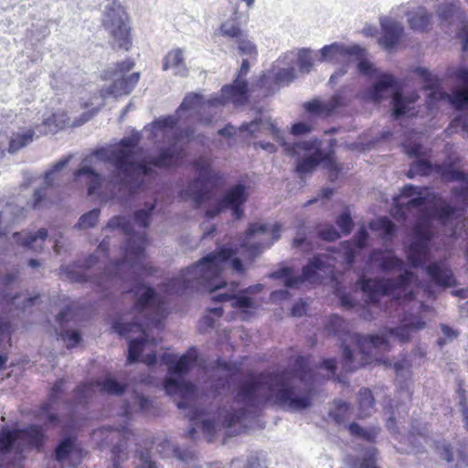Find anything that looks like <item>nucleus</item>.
I'll list each match as a JSON object with an SVG mask.
<instances>
[{
    "mask_svg": "<svg viewBox=\"0 0 468 468\" xmlns=\"http://www.w3.org/2000/svg\"><path fill=\"white\" fill-rule=\"evenodd\" d=\"M197 354L190 349L176 359L171 355L163 359L168 365L172 374L165 383V389L169 396H177L176 405L179 409H189L191 428L188 435L194 438L197 429H200L207 437H212L221 428H234L237 432L247 428L252 412L246 408L261 406L271 402L282 410L301 411L312 405L314 396L313 375L303 357L298 356L293 368L283 371L261 374L244 381L237 394V399L230 405L220 409L217 420L205 411L194 409L197 398L195 387L182 378L196 363Z\"/></svg>",
    "mask_w": 468,
    "mask_h": 468,
    "instance_id": "f257e3e1",
    "label": "nucleus"
},
{
    "mask_svg": "<svg viewBox=\"0 0 468 468\" xmlns=\"http://www.w3.org/2000/svg\"><path fill=\"white\" fill-rule=\"evenodd\" d=\"M228 100L222 96L205 101L202 95L198 93H187L176 115L159 119L144 128V132L149 133L155 143L162 141L168 144V147L163 149L156 158L144 162L139 161L137 150L140 135L134 133L130 137L122 139L118 144L100 148L86 156L80 168L73 174L74 181L80 185H85L90 196L95 194L103 182L102 176L94 169L96 159L112 165L111 182L113 185L134 191L144 184V178L152 174L153 166H171L183 158L180 143L184 138L190 140L193 137L192 131H186L183 135L176 128L177 122L184 117L185 113L192 112L199 113L202 110L222 106Z\"/></svg>",
    "mask_w": 468,
    "mask_h": 468,
    "instance_id": "f03ea898",
    "label": "nucleus"
},
{
    "mask_svg": "<svg viewBox=\"0 0 468 468\" xmlns=\"http://www.w3.org/2000/svg\"><path fill=\"white\" fill-rule=\"evenodd\" d=\"M116 229H121L129 237L123 247V260L115 263L113 271H107L105 276L133 279L132 292L136 297V321L134 323L117 322L113 326L114 330L122 335H128L132 333L140 334L137 338L128 336L127 359L129 363H133L141 355L146 343L151 341L155 344L154 339H150L146 327L150 324L155 327L161 325L165 316V301L152 288L139 281V276L152 273L154 271L152 266L144 261L146 245L145 235L133 233L131 221L124 217L112 218L104 229L113 230Z\"/></svg>",
    "mask_w": 468,
    "mask_h": 468,
    "instance_id": "7ed1b4c3",
    "label": "nucleus"
},
{
    "mask_svg": "<svg viewBox=\"0 0 468 468\" xmlns=\"http://www.w3.org/2000/svg\"><path fill=\"white\" fill-rule=\"evenodd\" d=\"M398 213L406 218L407 213L416 210L420 218L414 228V239L408 250L411 265L419 266L428 260V242L433 234L432 221L446 223L460 216L457 209L444 200L430 195L427 189L409 185L395 199Z\"/></svg>",
    "mask_w": 468,
    "mask_h": 468,
    "instance_id": "20e7f679",
    "label": "nucleus"
},
{
    "mask_svg": "<svg viewBox=\"0 0 468 468\" xmlns=\"http://www.w3.org/2000/svg\"><path fill=\"white\" fill-rule=\"evenodd\" d=\"M425 323L412 318L404 320L402 324L397 328H385L380 334L371 335H360L350 334L347 330V324L338 315H333L326 324L329 333L340 336L346 335L342 339L344 369L354 371L370 363L373 355L378 352H386L390 349V340H399L401 343L410 339L412 333L424 328Z\"/></svg>",
    "mask_w": 468,
    "mask_h": 468,
    "instance_id": "39448f33",
    "label": "nucleus"
},
{
    "mask_svg": "<svg viewBox=\"0 0 468 468\" xmlns=\"http://www.w3.org/2000/svg\"><path fill=\"white\" fill-rule=\"evenodd\" d=\"M235 251L221 247L210 252L198 262L183 270L176 277L171 279L165 286L167 293H179L186 288H203L215 292L226 287L225 275L228 270L239 274L244 272L243 264L239 258H233Z\"/></svg>",
    "mask_w": 468,
    "mask_h": 468,
    "instance_id": "423d86ee",
    "label": "nucleus"
},
{
    "mask_svg": "<svg viewBox=\"0 0 468 468\" xmlns=\"http://www.w3.org/2000/svg\"><path fill=\"white\" fill-rule=\"evenodd\" d=\"M239 130L241 132L246 131L253 136L263 133L271 134L272 138L283 147L284 152L292 156H299L302 154L313 151L310 155L298 162L296 168L300 174L312 172L324 159V154L320 150V142L317 140L294 142L292 144L285 142L271 117L262 112L250 123H243Z\"/></svg>",
    "mask_w": 468,
    "mask_h": 468,
    "instance_id": "0eeeda50",
    "label": "nucleus"
},
{
    "mask_svg": "<svg viewBox=\"0 0 468 468\" xmlns=\"http://www.w3.org/2000/svg\"><path fill=\"white\" fill-rule=\"evenodd\" d=\"M42 440L43 433L37 426L14 431L3 428L0 431V468H22L23 447H38Z\"/></svg>",
    "mask_w": 468,
    "mask_h": 468,
    "instance_id": "6e6552de",
    "label": "nucleus"
},
{
    "mask_svg": "<svg viewBox=\"0 0 468 468\" xmlns=\"http://www.w3.org/2000/svg\"><path fill=\"white\" fill-rule=\"evenodd\" d=\"M389 95H392L393 115L396 118L407 114L411 109V105L418 100L416 94L405 97L399 92L397 80L389 74L380 75L365 93L366 98L374 102H378Z\"/></svg>",
    "mask_w": 468,
    "mask_h": 468,
    "instance_id": "1a4fd4ad",
    "label": "nucleus"
},
{
    "mask_svg": "<svg viewBox=\"0 0 468 468\" xmlns=\"http://www.w3.org/2000/svg\"><path fill=\"white\" fill-rule=\"evenodd\" d=\"M414 276L410 271H404L397 280L381 279L363 281L361 288L365 292H368L369 301L378 302L379 295H391L394 299L399 301H410L414 298L413 292L410 289V283Z\"/></svg>",
    "mask_w": 468,
    "mask_h": 468,
    "instance_id": "9d476101",
    "label": "nucleus"
},
{
    "mask_svg": "<svg viewBox=\"0 0 468 468\" xmlns=\"http://www.w3.org/2000/svg\"><path fill=\"white\" fill-rule=\"evenodd\" d=\"M416 72L423 78L427 88L431 90L429 95L434 100L445 99L456 108H468V69L460 67L452 73V77L458 83V86L452 90V94L442 92L437 89L439 80L428 69L418 68Z\"/></svg>",
    "mask_w": 468,
    "mask_h": 468,
    "instance_id": "9b49d317",
    "label": "nucleus"
},
{
    "mask_svg": "<svg viewBox=\"0 0 468 468\" xmlns=\"http://www.w3.org/2000/svg\"><path fill=\"white\" fill-rule=\"evenodd\" d=\"M281 226L275 224L270 231L267 225L254 223L247 229L241 241L242 253L253 258L280 239Z\"/></svg>",
    "mask_w": 468,
    "mask_h": 468,
    "instance_id": "f8f14e48",
    "label": "nucleus"
},
{
    "mask_svg": "<svg viewBox=\"0 0 468 468\" xmlns=\"http://www.w3.org/2000/svg\"><path fill=\"white\" fill-rule=\"evenodd\" d=\"M92 437L101 445H109L113 443L114 440H119L112 450L113 468H119L121 463L128 459L129 444L132 441H135L134 433L128 428L120 431L103 427L94 431Z\"/></svg>",
    "mask_w": 468,
    "mask_h": 468,
    "instance_id": "ddd939ff",
    "label": "nucleus"
},
{
    "mask_svg": "<svg viewBox=\"0 0 468 468\" xmlns=\"http://www.w3.org/2000/svg\"><path fill=\"white\" fill-rule=\"evenodd\" d=\"M331 264L329 259L325 255L315 256L311 260L308 264L303 269V276H294L293 271L290 268H282L279 271L272 272L270 276L272 279H282L284 285L287 288L297 287L303 280H310L313 282L321 278L320 271L324 273L331 272Z\"/></svg>",
    "mask_w": 468,
    "mask_h": 468,
    "instance_id": "4468645a",
    "label": "nucleus"
},
{
    "mask_svg": "<svg viewBox=\"0 0 468 468\" xmlns=\"http://www.w3.org/2000/svg\"><path fill=\"white\" fill-rule=\"evenodd\" d=\"M197 177L191 181L185 192L196 204L200 205L208 200L214 186V173L210 161L207 157H199L194 164Z\"/></svg>",
    "mask_w": 468,
    "mask_h": 468,
    "instance_id": "2eb2a0df",
    "label": "nucleus"
},
{
    "mask_svg": "<svg viewBox=\"0 0 468 468\" xmlns=\"http://www.w3.org/2000/svg\"><path fill=\"white\" fill-rule=\"evenodd\" d=\"M133 66L134 63L132 59H126L118 64L113 73L112 82L108 87L101 89V95L103 97L113 96L117 98L129 94L140 78L138 72L128 74Z\"/></svg>",
    "mask_w": 468,
    "mask_h": 468,
    "instance_id": "dca6fc26",
    "label": "nucleus"
},
{
    "mask_svg": "<svg viewBox=\"0 0 468 468\" xmlns=\"http://www.w3.org/2000/svg\"><path fill=\"white\" fill-rule=\"evenodd\" d=\"M248 198L246 188L242 185H236L229 188L216 204L206 211V216L213 218L220 213L230 210L237 218L243 216L242 206Z\"/></svg>",
    "mask_w": 468,
    "mask_h": 468,
    "instance_id": "f3484780",
    "label": "nucleus"
},
{
    "mask_svg": "<svg viewBox=\"0 0 468 468\" xmlns=\"http://www.w3.org/2000/svg\"><path fill=\"white\" fill-rule=\"evenodd\" d=\"M362 52L363 49L359 46H346L343 43L335 42L324 46L319 50V60L331 63L346 62L353 56L360 57Z\"/></svg>",
    "mask_w": 468,
    "mask_h": 468,
    "instance_id": "a211bd4d",
    "label": "nucleus"
},
{
    "mask_svg": "<svg viewBox=\"0 0 468 468\" xmlns=\"http://www.w3.org/2000/svg\"><path fill=\"white\" fill-rule=\"evenodd\" d=\"M250 67V65L249 60L243 59L234 83L232 85H226L222 88V97L226 98L228 101H231L235 104H241L246 101L249 89L244 77L248 74Z\"/></svg>",
    "mask_w": 468,
    "mask_h": 468,
    "instance_id": "6ab92c4d",
    "label": "nucleus"
},
{
    "mask_svg": "<svg viewBox=\"0 0 468 468\" xmlns=\"http://www.w3.org/2000/svg\"><path fill=\"white\" fill-rule=\"evenodd\" d=\"M97 389L101 392L118 396L123 393L125 390V385L116 381L111 377H107L101 381L80 385L77 388L76 390L79 401L82 402L90 397Z\"/></svg>",
    "mask_w": 468,
    "mask_h": 468,
    "instance_id": "aec40b11",
    "label": "nucleus"
},
{
    "mask_svg": "<svg viewBox=\"0 0 468 468\" xmlns=\"http://www.w3.org/2000/svg\"><path fill=\"white\" fill-rule=\"evenodd\" d=\"M382 36L378 42L387 49L393 48L400 39L404 27L391 17L384 16L380 18Z\"/></svg>",
    "mask_w": 468,
    "mask_h": 468,
    "instance_id": "412c9836",
    "label": "nucleus"
},
{
    "mask_svg": "<svg viewBox=\"0 0 468 468\" xmlns=\"http://www.w3.org/2000/svg\"><path fill=\"white\" fill-rule=\"evenodd\" d=\"M36 133L32 127L23 126L11 132L8 152L15 154L29 145L35 139Z\"/></svg>",
    "mask_w": 468,
    "mask_h": 468,
    "instance_id": "4be33fe9",
    "label": "nucleus"
},
{
    "mask_svg": "<svg viewBox=\"0 0 468 468\" xmlns=\"http://www.w3.org/2000/svg\"><path fill=\"white\" fill-rule=\"evenodd\" d=\"M426 271L432 281L441 286L451 287L455 284L452 272L444 262L432 263L426 268Z\"/></svg>",
    "mask_w": 468,
    "mask_h": 468,
    "instance_id": "5701e85b",
    "label": "nucleus"
},
{
    "mask_svg": "<svg viewBox=\"0 0 468 468\" xmlns=\"http://www.w3.org/2000/svg\"><path fill=\"white\" fill-rule=\"evenodd\" d=\"M13 236L16 241L22 246L28 247L35 251H41L43 242L48 237V231L45 229H41L36 234L16 232Z\"/></svg>",
    "mask_w": 468,
    "mask_h": 468,
    "instance_id": "b1692460",
    "label": "nucleus"
},
{
    "mask_svg": "<svg viewBox=\"0 0 468 468\" xmlns=\"http://www.w3.org/2000/svg\"><path fill=\"white\" fill-rule=\"evenodd\" d=\"M81 451L76 445L75 441L71 438L63 440L56 449V458L58 461L69 459V463L76 465L80 463Z\"/></svg>",
    "mask_w": 468,
    "mask_h": 468,
    "instance_id": "393cba45",
    "label": "nucleus"
},
{
    "mask_svg": "<svg viewBox=\"0 0 468 468\" xmlns=\"http://www.w3.org/2000/svg\"><path fill=\"white\" fill-rule=\"evenodd\" d=\"M162 68L164 70L173 69L176 75L186 76L188 69L185 63L183 50L176 48L170 51L165 57Z\"/></svg>",
    "mask_w": 468,
    "mask_h": 468,
    "instance_id": "a878e982",
    "label": "nucleus"
},
{
    "mask_svg": "<svg viewBox=\"0 0 468 468\" xmlns=\"http://www.w3.org/2000/svg\"><path fill=\"white\" fill-rule=\"evenodd\" d=\"M70 159H71L70 155L64 157L63 159H61L60 161L56 163L50 171L47 172L46 176H45L46 186L38 188V189L35 190V192H34V197H34V202H33L34 208H38L40 207V202L46 196V187L52 185L53 180H54V175L57 172L65 168L68 165V164L69 163Z\"/></svg>",
    "mask_w": 468,
    "mask_h": 468,
    "instance_id": "bb28decb",
    "label": "nucleus"
},
{
    "mask_svg": "<svg viewBox=\"0 0 468 468\" xmlns=\"http://www.w3.org/2000/svg\"><path fill=\"white\" fill-rule=\"evenodd\" d=\"M370 260L384 271L401 270L404 265L403 261L389 250L374 251L370 256Z\"/></svg>",
    "mask_w": 468,
    "mask_h": 468,
    "instance_id": "cd10ccee",
    "label": "nucleus"
},
{
    "mask_svg": "<svg viewBox=\"0 0 468 468\" xmlns=\"http://www.w3.org/2000/svg\"><path fill=\"white\" fill-rule=\"evenodd\" d=\"M157 451L164 457L176 456L184 462H188L194 458V452L192 451L181 450L168 440L160 442L157 446Z\"/></svg>",
    "mask_w": 468,
    "mask_h": 468,
    "instance_id": "c85d7f7f",
    "label": "nucleus"
},
{
    "mask_svg": "<svg viewBox=\"0 0 468 468\" xmlns=\"http://www.w3.org/2000/svg\"><path fill=\"white\" fill-rule=\"evenodd\" d=\"M408 23L411 29L415 31H424L430 25V16H428L427 10L420 6L415 10L407 13Z\"/></svg>",
    "mask_w": 468,
    "mask_h": 468,
    "instance_id": "c756f323",
    "label": "nucleus"
},
{
    "mask_svg": "<svg viewBox=\"0 0 468 468\" xmlns=\"http://www.w3.org/2000/svg\"><path fill=\"white\" fill-rule=\"evenodd\" d=\"M358 410L359 417L366 418L370 416L374 411V398L367 388H362L358 393Z\"/></svg>",
    "mask_w": 468,
    "mask_h": 468,
    "instance_id": "7c9ffc66",
    "label": "nucleus"
},
{
    "mask_svg": "<svg viewBox=\"0 0 468 468\" xmlns=\"http://www.w3.org/2000/svg\"><path fill=\"white\" fill-rule=\"evenodd\" d=\"M348 431L351 435L367 441H373L378 433V428H364L356 422H353L348 425Z\"/></svg>",
    "mask_w": 468,
    "mask_h": 468,
    "instance_id": "2f4dec72",
    "label": "nucleus"
},
{
    "mask_svg": "<svg viewBox=\"0 0 468 468\" xmlns=\"http://www.w3.org/2000/svg\"><path fill=\"white\" fill-rule=\"evenodd\" d=\"M212 299L216 302H225L228 300H231L232 306L243 309L251 308L253 306V302L250 298L246 296L232 297L228 292L218 293L214 295Z\"/></svg>",
    "mask_w": 468,
    "mask_h": 468,
    "instance_id": "473e14b6",
    "label": "nucleus"
},
{
    "mask_svg": "<svg viewBox=\"0 0 468 468\" xmlns=\"http://www.w3.org/2000/svg\"><path fill=\"white\" fill-rule=\"evenodd\" d=\"M154 207L155 202L145 203L143 208L136 210L134 213L135 223L144 229L147 228L150 224V218Z\"/></svg>",
    "mask_w": 468,
    "mask_h": 468,
    "instance_id": "72a5a7b5",
    "label": "nucleus"
},
{
    "mask_svg": "<svg viewBox=\"0 0 468 468\" xmlns=\"http://www.w3.org/2000/svg\"><path fill=\"white\" fill-rule=\"evenodd\" d=\"M367 237H368V234H367V230L364 228L360 229L355 237L356 248H347V250H346V260L348 264H350L354 261V258L356 256V250H361L362 248H364L366 246V241L367 239Z\"/></svg>",
    "mask_w": 468,
    "mask_h": 468,
    "instance_id": "f704fd0d",
    "label": "nucleus"
},
{
    "mask_svg": "<svg viewBox=\"0 0 468 468\" xmlns=\"http://www.w3.org/2000/svg\"><path fill=\"white\" fill-rule=\"evenodd\" d=\"M432 171V166L430 162L424 159L415 160L408 171V176L412 178L416 176H427Z\"/></svg>",
    "mask_w": 468,
    "mask_h": 468,
    "instance_id": "c9c22d12",
    "label": "nucleus"
},
{
    "mask_svg": "<svg viewBox=\"0 0 468 468\" xmlns=\"http://www.w3.org/2000/svg\"><path fill=\"white\" fill-rule=\"evenodd\" d=\"M219 32L223 37L236 39V41L244 34L233 20H227L221 24Z\"/></svg>",
    "mask_w": 468,
    "mask_h": 468,
    "instance_id": "e433bc0d",
    "label": "nucleus"
},
{
    "mask_svg": "<svg viewBox=\"0 0 468 468\" xmlns=\"http://www.w3.org/2000/svg\"><path fill=\"white\" fill-rule=\"evenodd\" d=\"M150 406V400L143 395L136 394L133 402L126 406L124 412L126 415H131L139 411L145 410Z\"/></svg>",
    "mask_w": 468,
    "mask_h": 468,
    "instance_id": "4c0bfd02",
    "label": "nucleus"
},
{
    "mask_svg": "<svg viewBox=\"0 0 468 468\" xmlns=\"http://www.w3.org/2000/svg\"><path fill=\"white\" fill-rule=\"evenodd\" d=\"M237 43L239 55L249 56L250 58L256 57L257 48L245 33L237 40Z\"/></svg>",
    "mask_w": 468,
    "mask_h": 468,
    "instance_id": "58836bf2",
    "label": "nucleus"
},
{
    "mask_svg": "<svg viewBox=\"0 0 468 468\" xmlns=\"http://www.w3.org/2000/svg\"><path fill=\"white\" fill-rule=\"evenodd\" d=\"M100 209L94 208L90 212L82 215L79 220L78 227L80 229H88L94 227L100 217Z\"/></svg>",
    "mask_w": 468,
    "mask_h": 468,
    "instance_id": "ea45409f",
    "label": "nucleus"
},
{
    "mask_svg": "<svg viewBox=\"0 0 468 468\" xmlns=\"http://www.w3.org/2000/svg\"><path fill=\"white\" fill-rule=\"evenodd\" d=\"M136 457L138 462L135 463L134 468H158L148 450L137 451Z\"/></svg>",
    "mask_w": 468,
    "mask_h": 468,
    "instance_id": "a19ab883",
    "label": "nucleus"
},
{
    "mask_svg": "<svg viewBox=\"0 0 468 468\" xmlns=\"http://www.w3.org/2000/svg\"><path fill=\"white\" fill-rule=\"evenodd\" d=\"M276 85H287L295 78V70L293 68L282 69L274 74Z\"/></svg>",
    "mask_w": 468,
    "mask_h": 468,
    "instance_id": "79ce46f5",
    "label": "nucleus"
},
{
    "mask_svg": "<svg viewBox=\"0 0 468 468\" xmlns=\"http://www.w3.org/2000/svg\"><path fill=\"white\" fill-rule=\"evenodd\" d=\"M324 113L329 114L335 109L341 107L345 103V99L342 93L337 92L334 94L330 99L323 101Z\"/></svg>",
    "mask_w": 468,
    "mask_h": 468,
    "instance_id": "37998d69",
    "label": "nucleus"
},
{
    "mask_svg": "<svg viewBox=\"0 0 468 468\" xmlns=\"http://www.w3.org/2000/svg\"><path fill=\"white\" fill-rule=\"evenodd\" d=\"M457 12V6L455 4H444L438 9V16L442 22L449 21L452 18L453 15Z\"/></svg>",
    "mask_w": 468,
    "mask_h": 468,
    "instance_id": "c03bdc74",
    "label": "nucleus"
},
{
    "mask_svg": "<svg viewBox=\"0 0 468 468\" xmlns=\"http://www.w3.org/2000/svg\"><path fill=\"white\" fill-rule=\"evenodd\" d=\"M298 66L300 70L303 73H308L311 70L313 62L309 51L303 49L299 52Z\"/></svg>",
    "mask_w": 468,
    "mask_h": 468,
    "instance_id": "a18cd8bd",
    "label": "nucleus"
},
{
    "mask_svg": "<svg viewBox=\"0 0 468 468\" xmlns=\"http://www.w3.org/2000/svg\"><path fill=\"white\" fill-rule=\"evenodd\" d=\"M436 172L441 174L442 178L446 181L458 180L463 178L462 173L452 169V167H442L441 165L436 166Z\"/></svg>",
    "mask_w": 468,
    "mask_h": 468,
    "instance_id": "49530a36",
    "label": "nucleus"
},
{
    "mask_svg": "<svg viewBox=\"0 0 468 468\" xmlns=\"http://www.w3.org/2000/svg\"><path fill=\"white\" fill-rule=\"evenodd\" d=\"M377 450L373 447L368 448L360 463V468H378L374 465L376 460Z\"/></svg>",
    "mask_w": 468,
    "mask_h": 468,
    "instance_id": "de8ad7c7",
    "label": "nucleus"
},
{
    "mask_svg": "<svg viewBox=\"0 0 468 468\" xmlns=\"http://www.w3.org/2000/svg\"><path fill=\"white\" fill-rule=\"evenodd\" d=\"M348 410L349 405L346 402L340 401L336 404L335 410L331 414L334 417L335 420L337 423L341 424L344 421L345 415L347 413Z\"/></svg>",
    "mask_w": 468,
    "mask_h": 468,
    "instance_id": "09e8293b",
    "label": "nucleus"
},
{
    "mask_svg": "<svg viewBox=\"0 0 468 468\" xmlns=\"http://www.w3.org/2000/svg\"><path fill=\"white\" fill-rule=\"evenodd\" d=\"M337 226L345 234H348L352 229V220L350 215L346 212L341 214L336 219Z\"/></svg>",
    "mask_w": 468,
    "mask_h": 468,
    "instance_id": "8fccbe9b",
    "label": "nucleus"
},
{
    "mask_svg": "<svg viewBox=\"0 0 468 468\" xmlns=\"http://www.w3.org/2000/svg\"><path fill=\"white\" fill-rule=\"evenodd\" d=\"M109 249V241L107 239H103L100 245L98 246V249L96 250V254L90 255L87 261V267H91L95 264V262L99 259L100 253H106Z\"/></svg>",
    "mask_w": 468,
    "mask_h": 468,
    "instance_id": "3c124183",
    "label": "nucleus"
},
{
    "mask_svg": "<svg viewBox=\"0 0 468 468\" xmlns=\"http://www.w3.org/2000/svg\"><path fill=\"white\" fill-rule=\"evenodd\" d=\"M319 236L328 241H333L340 238V234L338 231L332 226L326 227L321 230H319Z\"/></svg>",
    "mask_w": 468,
    "mask_h": 468,
    "instance_id": "603ef678",
    "label": "nucleus"
},
{
    "mask_svg": "<svg viewBox=\"0 0 468 468\" xmlns=\"http://www.w3.org/2000/svg\"><path fill=\"white\" fill-rule=\"evenodd\" d=\"M457 37L461 40L463 50H468V25L463 22L458 27Z\"/></svg>",
    "mask_w": 468,
    "mask_h": 468,
    "instance_id": "864d4df0",
    "label": "nucleus"
},
{
    "mask_svg": "<svg viewBox=\"0 0 468 468\" xmlns=\"http://www.w3.org/2000/svg\"><path fill=\"white\" fill-rule=\"evenodd\" d=\"M39 419L48 424H55L58 420L56 415L51 412L49 405H45L42 407Z\"/></svg>",
    "mask_w": 468,
    "mask_h": 468,
    "instance_id": "5fc2aeb1",
    "label": "nucleus"
},
{
    "mask_svg": "<svg viewBox=\"0 0 468 468\" xmlns=\"http://www.w3.org/2000/svg\"><path fill=\"white\" fill-rule=\"evenodd\" d=\"M62 338L64 341H68V347H72L80 343V335L78 331H67L65 334H62Z\"/></svg>",
    "mask_w": 468,
    "mask_h": 468,
    "instance_id": "6e6d98bb",
    "label": "nucleus"
},
{
    "mask_svg": "<svg viewBox=\"0 0 468 468\" xmlns=\"http://www.w3.org/2000/svg\"><path fill=\"white\" fill-rule=\"evenodd\" d=\"M377 225L384 230L388 236L392 235L395 231V225L387 218H380L377 221Z\"/></svg>",
    "mask_w": 468,
    "mask_h": 468,
    "instance_id": "4d7b16f0",
    "label": "nucleus"
},
{
    "mask_svg": "<svg viewBox=\"0 0 468 468\" xmlns=\"http://www.w3.org/2000/svg\"><path fill=\"white\" fill-rule=\"evenodd\" d=\"M306 111L310 112H324L323 101H313L305 104Z\"/></svg>",
    "mask_w": 468,
    "mask_h": 468,
    "instance_id": "13d9d810",
    "label": "nucleus"
},
{
    "mask_svg": "<svg viewBox=\"0 0 468 468\" xmlns=\"http://www.w3.org/2000/svg\"><path fill=\"white\" fill-rule=\"evenodd\" d=\"M311 130H312L311 126L307 125L306 123L298 122V123H295L292 125V133L293 135H299V134L309 133V132H311Z\"/></svg>",
    "mask_w": 468,
    "mask_h": 468,
    "instance_id": "bf43d9fd",
    "label": "nucleus"
},
{
    "mask_svg": "<svg viewBox=\"0 0 468 468\" xmlns=\"http://www.w3.org/2000/svg\"><path fill=\"white\" fill-rule=\"evenodd\" d=\"M357 69L362 74L370 75L373 72V65L369 61L362 59L357 64Z\"/></svg>",
    "mask_w": 468,
    "mask_h": 468,
    "instance_id": "052dcab7",
    "label": "nucleus"
},
{
    "mask_svg": "<svg viewBox=\"0 0 468 468\" xmlns=\"http://www.w3.org/2000/svg\"><path fill=\"white\" fill-rule=\"evenodd\" d=\"M305 314V303L303 300L296 302L292 308V314L301 317Z\"/></svg>",
    "mask_w": 468,
    "mask_h": 468,
    "instance_id": "680f3d73",
    "label": "nucleus"
},
{
    "mask_svg": "<svg viewBox=\"0 0 468 468\" xmlns=\"http://www.w3.org/2000/svg\"><path fill=\"white\" fill-rule=\"evenodd\" d=\"M64 383H65V381L63 379H59L58 381H57L55 383V385L53 386V388L51 389V394H50V400L51 401H54L56 399V398L58 397V393L61 391Z\"/></svg>",
    "mask_w": 468,
    "mask_h": 468,
    "instance_id": "e2e57ef3",
    "label": "nucleus"
},
{
    "mask_svg": "<svg viewBox=\"0 0 468 468\" xmlns=\"http://www.w3.org/2000/svg\"><path fill=\"white\" fill-rule=\"evenodd\" d=\"M236 128L231 124L226 125L224 128L218 130V133L223 137H231L235 134Z\"/></svg>",
    "mask_w": 468,
    "mask_h": 468,
    "instance_id": "0e129e2a",
    "label": "nucleus"
},
{
    "mask_svg": "<svg viewBox=\"0 0 468 468\" xmlns=\"http://www.w3.org/2000/svg\"><path fill=\"white\" fill-rule=\"evenodd\" d=\"M455 122L458 123V125H461L465 132L468 133V112L457 117Z\"/></svg>",
    "mask_w": 468,
    "mask_h": 468,
    "instance_id": "69168bd1",
    "label": "nucleus"
},
{
    "mask_svg": "<svg viewBox=\"0 0 468 468\" xmlns=\"http://www.w3.org/2000/svg\"><path fill=\"white\" fill-rule=\"evenodd\" d=\"M340 303L341 305L346 309H350L355 305L351 297L346 294H343L340 296Z\"/></svg>",
    "mask_w": 468,
    "mask_h": 468,
    "instance_id": "338daca9",
    "label": "nucleus"
},
{
    "mask_svg": "<svg viewBox=\"0 0 468 468\" xmlns=\"http://www.w3.org/2000/svg\"><path fill=\"white\" fill-rule=\"evenodd\" d=\"M441 331L443 335L447 336L450 340H452L457 336V333L447 325H441Z\"/></svg>",
    "mask_w": 468,
    "mask_h": 468,
    "instance_id": "774afa93",
    "label": "nucleus"
}]
</instances>
